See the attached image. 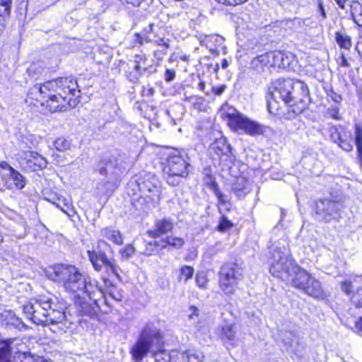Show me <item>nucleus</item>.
Masks as SVG:
<instances>
[{
    "instance_id": "nucleus-25",
    "label": "nucleus",
    "mask_w": 362,
    "mask_h": 362,
    "mask_svg": "<svg viewBox=\"0 0 362 362\" xmlns=\"http://www.w3.org/2000/svg\"><path fill=\"white\" fill-rule=\"evenodd\" d=\"M101 235L117 245H120L123 243L121 233L117 230L109 228H104L101 230Z\"/></svg>"
},
{
    "instance_id": "nucleus-57",
    "label": "nucleus",
    "mask_w": 362,
    "mask_h": 362,
    "mask_svg": "<svg viewBox=\"0 0 362 362\" xmlns=\"http://www.w3.org/2000/svg\"><path fill=\"white\" fill-rule=\"evenodd\" d=\"M318 11L323 20L327 18V15H326L325 8H324L322 3L321 1L318 2Z\"/></svg>"
},
{
    "instance_id": "nucleus-22",
    "label": "nucleus",
    "mask_w": 362,
    "mask_h": 362,
    "mask_svg": "<svg viewBox=\"0 0 362 362\" xmlns=\"http://www.w3.org/2000/svg\"><path fill=\"white\" fill-rule=\"evenodd\" d=\"M235 335L236 331L233 325L226 324L222 327L221 339L226 344L235 346Z\"/></svg>"
},
{
    "instance_id": "nucleus-5",
    "label": "nucleus",
    "mask_w": 362,
    "mask_h": 362,
    "mask_svg": "<svg viewBox=\"0 0 362 362\" xmlns=\"http://www.w3.org/2000/svg\"><path fill=\"white\" fill-rule=\"evenodd\" d=\"M47 277L60 284L66 291L76 293L84 287L85 275L74 265L57 264L47 271Z\"/></svg>"
},
{
    "instance_id": "nucleus-40",
    "label": "nucleus",
    "mask_w": 362,
    "mask_h": 362,
    "mask_svg": "<svg viewBox=\"0 0 362 362\" xmlns=\"http://www.w3.org/2000/svg\"><path fill=\"white\" fill-rule=\"evenodd\" d=\"M188 362H202L204 356L198 351H187Z\"/></svg>"
},
{
    "instance_id": "nucleus-36",
    "label": "nucleus",
    "mask_w": 362,
    "mask_h": 362,
    "mask_svg": "<svg viewBox=\"0 0 362 362\" xmlns=\"http://www.w3.org/2000/svg\"><path fill=\"white\" fill-rule=\"evenodd\" d=\"M354 141L356 148H361L362 145V125L356 124L354 128Z\"/></svg>"
},
{
    "instance_id": "nucleus-43",
    "label": "nucleus",
    "mask_w": 362,
    "mask_h": 362,
    "mask_svg": "<svg viewBox=\"0 0 362 362\" xmlns=\"http://www.w3.org/2000/svg\"><path fill=\"white\" fill-rule=\"evenodd\" d=\"M0 6L4 8V14L10 18L11 13L12 0H0Z\"/></svg>"
},
{
    "instance_id": "nucleus-11",
    "label": "nucleus",
    "mask_w": 362,
    "mask_h": 362,
    "mask_svg": "<svg viewBox=\"0 0 362 362\" xmlns=\"http://www.w3.org/2000/svg\"><path fill=\"white\" fill-rule=\"evenodd\" d=\"M341 204L329 199H320L315 204L316 219L329 222L339 216Z\"/></svg>"
},
{
    "instance_id": "nucleus-19",
    "label": "nucleus",
    "mask_w": 362,
    "mask_h": 362,
    "mask_svg": "<svg viewBox=\"0 0 362 362\" xmlns=\"http://www.w3.org/2000/svg\"><path fill=\"white\" fill-rule=\"evenodd\" d=\"M311 276H312L305 269L296 264L293 268V272L288 282H290L293 287L303 291Z\"/></svg>"
},
{
    "instance_id": "nucleus-9",
    "label": "nucleus",
    "mask_w": 362,
    "mask_h": 362,
    "mask_svg": "<svg viewBox=\"0 0 362 362\" xmlns=\"http://www.w3.org/2000/svg\"><path fill=\"white\" fill-rule=\"evenodd\" d=\"M129 186L133 191L136 188L141 194L152 197V200H160V182L151 173H146L137 180H132Z\"/></svg>"
},
{
    "instance_id": "nucleus-50",
    "label": "nucleus",
    "mask_w": 362,
    "mask_h": 362,
    "mask_svg": "<svg viewBox=\"0 0 362 362\" xmlns=\"http://www.w3.org/2000/svg\"><path fill=\"white\" fill-rule=\"evenodd\" d=\"M199 315V309L195 306H190L188 310V317L190 320H195Z\"/></svg>"
},
{
    "instance_id": "nucleus-53",
    "label": "nucleus",
    "mask_w": 362,
    "mask_h": 362,
    "mask_svg": "<svg viewBox=\"0 0 362 362\" xmlns=\"http://www.w3.org/2000/svg\"><path fill=\"white\" fill-rule=\"evenodd\" d=\"M337 63L341 66L344 67H349L350 64L348 62L344 54H341V56L337 59Z\"/></svg>"
},
{
    "instance_id": "nucleus-3",
    "label": "nucleus",
    "mask_w": 362,
    "mask_h": 362,
    "mask_svg": "<svg viewBox=\"0 0 362 362\" xmlns=\"http://www.w3.org/2000/svg\"><path fill=\"white\" fill-rule=\"evenodd\" d=\"M151 352L156 362H170V352L163 349V337L153 324H147L141 331L130 353L135 362H141Z\"/></svg>"
},
{
    "instance_id": "nucleus-8",
    "label": "nucleus",
    "mask_w": 362,
    "mask_h": 362,
    "mask_svg": "<svg viewBox=\"0 0 362 362\" xmlns=\"http://www.w3.org/2000/svg\"><path fill=\"white\" fill-rule=\"evenodd\" d=\"M296 265L295 261L291 257L280 250H276L274 254V262L271 264L269 272L272 275L283 281H289L293 268Z\"/></svg>"
},
{
    "instance_id": "nucleus-41",
    "label": "nucleus",
    "mask_w": 362,
    "mask_h": 362,
    "mask_svg": "<svg viewBox=\"0 0 362 362\" xmlns=\"http://www.w3.org/2000/svg\"><path fill=\"white\" fill-rule=\"evenodd\" d=\"M351 302L356 308H362V288L357 290L351 297Z\"/></svg>"
},
{
    "instance_id": "nucleus-13",
    "label": "nucleus",
    "mask_w": 362,
    "mask_h": 362,
    "mask_svg": "<svg viewBox=\"0 0 362 362\" xmlns=\"http://www.w3.org/2000/svg\"><path fill=\"white\" fill-rule=\"evenodd\" d=\"M21 167L27 172H35L46 168L47 160L35 151H22L18 155Z\"/></svg>"
},
{
    "instance_id": "nucleus-31",
    "label": "nucleus",
    "mask_w": 362,
    "mask_h": 362,
    "mask_svg": "<svg viewBox=\"0 0 362 362\" xmlns=\"http://www.w3.org/2000/svg\"><path fill=\"white\" fill-rule=\"evenodd\" d=\"M44 69L39 64H32L27 69V73L31 79L37 80L42 75Z\"/></svg>"
},
{
    "instance_id": "nucleus-59",
    "label": "nucleus",
    "mask_w": 362,
    "mask_h": 362,
    "mask_svg": "<svg viewBox=\"0 0 362 362\" xmlns=\"http://www.w3.org/2000/svg\"><path fill=\"white\" fill-rule=\"evenodd\" d=\"M113 162H114V165L113 166H106L107 167V173L109 171H111L112 170V173L117 175V172L116 171V168H117V160L116 159H114L113 160Z\"/></svg>"
},
{
    "instance_id": "nucleus-18",
    "label": "nucleus",
    "mask_w": 362,
    "mask_h": 362,
    "mask_svg": "<svg viewBox=\"0 0 362 362\" xmlns=\"http://www.w3.org/2000/svg\"><path fill=\"white\" fill-rule=\"evenodd\" d=\"M174 228V224L170 218L158 219L154 223V226L147 231L150 238H160L171 232Z\"/></svg>"
},
{
    "instance_id": "nucleus-60",
    "label": "nucleus",
    "mask_w": 362,
    "mask_h": 362,
    "mask_svg": "<svg viewBox=\"0 0 362 362\" xmlns=\"http://www.w3.org/2000/svg\"><path fill=\"white\" fill-rule=\"evenodd\" d=\"M267 108L271 114H278L276 112L274 111V107H272V102L269 98L267 99Z\"/></svg>"
},
{
    "instance_id": "nucleus-6",
    "label": "nucleus",
    "mask_w": 362,
    "mask_h": 362,
    "mask_svg": "<svg viewBox=\"0 0 362 362\" xmlns=\"http://www.w3.org/2000/svg\"><path fill=\"white\" fill-rule=\"evenodd\" d=\"M243 276V269L237 264L226 263L219 272V286L226 294L233 293Z\"/></svg>"
},
{
    "instance_id": "nucleus-12",
    "label": "nucleus",
    "mask_w": 362,
    "mask_h": 362,
    "mask_svg": "<svg viewBox=\"0 0 362 362\" xmlns=\"http://www.w3.org/2000/svg\"><path fill=\"white\" fill-rule=\"evenodd\" d=\"M209 152L213 160H218L224 165L232 163L233 155L230 145L227 144L225 137L216 139L209 146Z\"/></svg>"
},
{
    "instance_id": "nucleus-14",
    "label": "nucleus",
    "mask_w": 362,
    "mask_h": 362,
    "mask_svg": "<svg viewBox=\"0 0 362 362\" xmlns=\"http://www.w3.org/2000/svg\"><path fill=\"white\" fill-rule=\"evenodd\" d=\"M88 255L91 262L95 270L100 272L103 267H105L107 271H110L115 276L121 279L118 274V266L115 264L113 259H107L106 255L101 251H88Z\"/></svg>"
},
{
    "instance_id": "nucleus-15",
    "label": "nucleus",
    "mask_w": 362,
    "mask_h": 362,
    "mask_svg": "<svg viewBox=\"0 0 362 362\" xmlns=\"http://www.w3.org/2000/svg\"><path fill=\"white\" fill-rule=\"evenodd\" d=\"M147 57L144 54H135L133 60V66L131 70L126 72L128 80L136 83L139 81L142 74L147 70Z\"/></svg>"
},
{
    "instance_id": "nucleus-49",
    "label": "nucleus",
    "mask_w": 362,
    "mask_h": 362,
    "mask_svg": "<svg viewBox=\"0 0 362 362\" xmlns=\"http://www.w3.org/2000/svg\"><path fill=\"white\" fill-rule=\"evenodd\" d=\"M246 182H247L246 180H245V179L243 177L238 178L237 180V183H236L235 186L234 187V190H235V191L243 190V191H245V193H247V190L245 187V185H244V184H246Z\"/></svg>"
},
{
    "instance_id": "nucleus-16",
    "label": "nucleus",
    "mask_w": 362,
    "mask_h": 362,
    "mask_svg": "<svg viewBox=\"0 0 362 362\" xmlns=\"http://www.w3.org/2000/svg\"><path fill=\"white\" fill-rule=\"evenodd\" d=\"M1 180L9 189L13 188L21 189L25 185L24 177L11 166H8L6 172L4 173L1 175Z\"/></svg>"
},
{
    "instance_id": "nucleus-21",
    "label": "nucleus",
    "mask_w": 362,
    "mask_h": 362,
    "mask_svg": "<svg viewBox=\"0 0 362 362\" xmlns=\"http://www.w3.org/2000/svg\"><path fill=\"white\" fill-rule=\"evenodd\" d=\"M303 291L315 298H322L324 297V291L321 283L313 276H311Z\"/></svg>"
},
{
    "instance_id": "nucleus-24",
    "label": "nucleus",
    "mask_w": 362,
    "mask_h": 362,
    "mask_svg": "<svg viewBox=\"0 0 362 362\" xmlns=\"http://www.w3.org/2000/svg\"><path fill=\"white\" fill-rule=\"evenodd\" d=\"M105 288L103 293L107 295L117 302H120L124 298L123 291L115 285L112 284L110 281H105Z\"/></svg>"
},
{
    "instance_id": "nucleus-1",
    "label": "nucleus",
    "mask_w": 362,
    "mask_h": 362,
    "mask_svg": "<svg viewBox=\"0 0 362 362\" xmlns=\"http://www.w3.org/2000/svg\"><path fill=\"white\" fill-rule=\"evenodd\" d=\"M77 81L72 78H59L43 84L31 87L27 95L26 102L34 105L40 104L50 112H63L66 105L75 107L81 97Z\"/></svg>"
},
{
    "instance_id": "nucleus-62",
    "label": "nucleus",
    "mask_w": 362,
    "mask_h": 362,
    "mask_svg": "<svg viewBox=\"0 0 362 362\" xmlns=\"http://www.w3.org/2000/svg\"><path fill=\"white\" fill-rule=\"evenodd\" d=\"M336 1V3L337 4V5L344 8V4L348 1V0H334Z\"/></svg>"
},
{
    "instance_id": "nucleus-45",
    "label": "nucleus",
    "mask_w": 362,
    "mask_h": 362,
    "mask_svg": "<svg viewBox=\"0 0 362 362\" xmlns=\"http://www.w3.org/2000/svg\"><path fill=\"white\" fill-rule=\"evenodd\" d=\"M197 285L202 288H204L207 284V279L204 273H198L195 278Z\"/></svg>"
},
{
    "instance_id": "nucleus-20",
    "label": "nucleus",
    "mask_w": 362,
    "mask_h": 362,
    "mask_svg": "<svg viewBox=\"0 0 362 362\" xmlns=\"http://www.w3.org/2000/svg\"><path fill=\"white\" fill-rule=\"evenodd\" d=\"M134 197L132 199V205L135 210L141 212H146L153 208L159 203L160 200H152V197L149 196H145L144 194L136 195L134 193Z\"/></svg>"
},
{
    "instance_id": "nucleus-61",
    "label": "nucleus",
    "mask_w": 362,
    "mask_h": 362,
    "mask_svg": "<svg viewBox=\"0 0 362 362\" xmlns=\"http://www.w3.org/2000/svg\"><path fill=\"white\" fill-rule=\"evenodd\" d=\"M168 247L166 238L160 240V250H164Z\"/></svg>"
},
{
    "instance_id": "nucleus-32",
    "label": "nucleus",
    "mask_w": 362,
    "mask_h": 362,
    "mask_svg": "<svg viewBox=\"0 0 362 362\" xmlns=\"http://www.w3.org/2000/svg\"><path fill=\"white\" fill-rule=\"evenodd\" d=\"M166 240L168 247L174 250L181 249L185 243V241L182 238L173 235L167 236Z\"/></svg>"
},
{
    "instance_id": "nucleus-23",
    "label": "nucleus",
    "mask_w": 362,
    "mask_h": 362,
    "mask_svg": "<svg viewBox=\"0 0 362 362\" xmlns=\"http://www.w3.org/2000/svg\"><path fill=\"white\" fill-rule=\"evenodd\" d=\"M78 292H82L86 294L89 298H94L95 293H103V291L98 286L95 281H91L90 277L85 275V285L84 287L80 288Z\"/></svg>"
},
{
    "instance_id": "nucleus-26",
    "label": "nucleus",
    "mask_w": 362,
    "mask_h": 362,
    "mask_svg": "<svg viewBox=\"0 0 362 362\" xmlns=\"http://www.w3.org/2000/svg\"><path fill=\"white\" fill-rule=\"evenodd\" d=\"M309 21V19H301L296 18L293 20H289L287 22V25L289 28L292 29L293 31L297 33H306L308 24L306 22Z\"/></svg>"
},
{
    "instance_id": "nucleus-2",
    "label": "nucleus",
    "mask_w": 362,
    "mask_h": 362,
    "mask_svg": "<svg viewBox=\"0 0 362 362\" xmlns=\"http://www.w3.org/2000/svg\"><path fill=\"white\" fill-rule=\"evenodd\" d=\"M274 103L281 100L288 105L287 119L300 114L310 103V97L307 85L293 78H279L274 81L269 88L268 97Z\"/></svg>"
},
{
    "instance_id": "nucleus-28",
    "label": "nucleus",
    "mask_w": 362,
    "mask_h": 362,
    "mask_svg": "<svg viewBox=\"0 0 362 362\" xmlns=\"http://www.w3.org/2000/svg\"><path fill=\"white\" fill-rule=\"evenodd\" d=\"M351 16L354 21L359 27H362V4L359 2H354L351 5Z\"/></svg>"
},
{
    "instance_id": "nucleus-58",
    "label": "nucleus",
    "mask_w": 362,
    "mask_h": 362,
    "mask_svg": "<svg viewBox=\"0 0 362 362\" xmlns=\"http://www.w3.org/2000/svg\"><path fill=\"white\" fill-rule=\"evenodd\" d=\"M214 37L216 38V40H217L218 36H217V35H200L198 37V39L200 40L201 42H203L205 40H206L208 38H214Z\"/></svg>"
},
{
    "instance_id": "nucleus-38",
    "label": "nucleus",
    "mask_w": 362,
    "mask_h": 362,
    "mask_svg": "<svg viewBox=\"0 0 362 362\" xmlns=\"http://www.w3.org/2000/svg\"><path fill=\"white\" fill-rule=\"evenodd\" d=\"M233 226V223L230 221H229L226 217L223 216L219 221V224L217 226V228L218 231L226 232L230 229Z\"/></svg>"
},
{
    "instance_id": "nucleus-35",
    "label": "nucleus",
    "mask_w": 362,
    "mask_h": 362,
    "mask_svg": "<svg viewBox=\"0 0 362 362\" xmlns=\"http://www.w3.org/2000/svg\"><path fill=\"white\" fill-rule=\"evenodd\" d=\"M54 148L61 152H65L70 148V142L64 138H58L54 142Z\"/></svg>"
},
{
    "instance_id": "nucleus-33",
    "label": "nucleus",
    "mask_w": 362,
    "mask_h": 362,
    "mask_svg": "<svg viewBox=\"0 0 362 362\" xmlns=\"http://www.w3.org/2000/svg\"><path fill=\"white\" fill-rule=\"evenodd\" d=\"M194 268L190 266L184 265L180 268V274L178 277V281L187 282L189 279H191L194 274Z\"/></svg>"
},
{
    "instance_id": "nucleus-29",
    "label": "nucleus",
    "mask_w": 362,
    "mask_h": 362,
    "mask_svg": "<svg viewBox=\"0 0 362 362\" xmlns=\"http://www.w3.org/2000/svg\"><path fill=\"white\" fill-rule=\"evenodd\" d=\"M351 132L344 128L333 127L330 129V139L338 145L341 136H350Z\"/></svg>"
},
{
    "instance_id": "nucleus-55",
    "label": "nucleus",
    "mask_w": 362,
    "mask_h": 362,
    "mask_svg": "<svg viewBox=\"0 0 362 362\" xmlns=\"http://www.w3.org/2000/svg\"><path fill=\"white\" fill-rule=\"evenodd\" d=\"M135 41L138 43H139L140 45H143L144 43L145 42H148V37L146 36H142L139 34H136V40Z\"/></svg>"
},
{
    "instance_id": "nucleus-34",
    "label": "nucleus",
    "mask_w": 362,
    "mask_h": 362,
    "mask_svg": "<svg viewBox=\"0 0 362 362\" xmlns=\"http://www.w3.org/2000/svg\"><path fill=\"white\" fill-rule=\"evenodd\" d=\"M170 362H188L187 351L173 350L170 352Z\"/></svg>"
},
{
    "instance_id": "nucleus-48",
    "label": "nucleus",
    "mask_w": 362,
    "mask_h": 362,
    "mask_svg": "<svg viewBox=\"0 0 362 362\" xmlns=\"http://www.w3.org/2000/svg\"><path fill=\"white\" fill-rule=\"evenodd\" d=\"M180 178H182V177H178L175 175L168 174V176L166 177L167 182L172 185V186H177L179 185Z\"/></svg>"
},
{
    "instance_id": "nucleus-17",
    "label": "nucleus",
    "mask_w": 362,
    "mask_h": 362,
    "mask_svg": "<svg viewBox=\"0 0 362 362\" xmlns=\"http://www.w3.org/2000/svg\"><path fill=\"white\" fill-rule=\"evenodd\" d=\"M283 59V54L281 52H270L257 56L255 58L252 64L257 68L263 69L264 66H280L279 62Z\"/></svg>"
},
{
    "instance_id": "nucleus-51",
    "label": "nucleus",
    "mask_w": 362,
    "mask_h": 362,
    "mask_svg": "<svg viewBox=\"0 0 362 362\" xmlns=\"http://www.w3.org/2000/svg\"><path fill=\"white\" fill-rule=\"evenodd\" d=\"M165 80L167 82H170L174 80L175 77V71L172 69H166L164 74Z\"/></svg>"
},
{
    "instance_id": "nucleus-7",
    "label": "nucleus",
    "mask_w": 362,
    "mask_h": 362,
    "mask_svg": "<svg viewBox=\"0 0 362 362\" xmlns=\"http://www.w3.org/2000/svg\"><path fill=\"white\" fill-rule=\"evenodd\" d=\"M225 118L228 126L235 131H243L250 135H256L262 133L261 127L257 122L250 120L233 107L228 108L225 112Z\"/></svg>"
},
{
    "instance_id": "nucleus-27",
    "label": "nucleus",
    "mask_w": 362,
    "mask_h": 362,
    "mask_svg": "<svg viewBox=\"0 0 362 362\" xmlns=\"http://www.w3.org/2000/svg\"><path fill=\"white\" fill-rule=\"evenodd\" d=\"M336 42L343 49H350L352 46L351 37L345 33L339 31L335 33Z\"/></svg>"
},
{
    "instance_id": "nucleus-30",
    "label": "nucleus",
    "mask_w": 362,
    "mask_h": 362,
    "mask_svg": "<svg viewBox=\"0 0 362 362\" xmlns=\"http://www.w3.org/2000/svg\"><path fill=\"white\" fill-rule=\"evenodd\" d=\"M113 159L109 157L102 158L96 165L95 170L102 175H107V170L106 166H113Z\"/></svg>"
},
{
    "instance_id": "nucleus-52",
    "label": "nucleus",
    "mask_w": 362,
    "mask_h": 362,
    "mask_svg": "<svg viewBox=\"0 0 362 362\" xmlns=\"http://www.w3.org/2000/svg\"><path fill=\"white\" fill-rule=\"evenodd\" d=\"M8 19L7 16H2V12L0 11V34L6 29Z\"/></svg>"
},
{
    "instance_id": "nucleus-63",
    "label": "nucleus",
    "mask_w": 362,
    "mask_h": 362,
    "mask_svg": "<svg viewBox=\"0 0 362 362\" xmlns=\"http://www.w3.org/2000/svg\"><path fill=\"white\" fill-rule=\"evenodd\" d=\"M205 82L204 81H200L199 83H198V88L204 92V89H205Z\"/></svg>"
},
{
    "instance_id": "nucleus-37",
    "label": "nucleus",
    "mask_w": 362,
    "mask_h": 362,
    "mask_svg": "<svg viewBox=\"0 0 362 362\" xmlns=\"http://www.w3.org/2000/svg\"><path fill=\"white\" fill-rule=\"evenodd\" d=\"M351 141V135L350 136H341L338 146L346 151H351L353 149Z\"/></svg>"
},
{
    "instance_id": "nucleus-4",
    "label": "nucleus",
    "mask_w": 362,
    "mask_h": 362,
    "mask_svg": "<svg viewBox=\"0 0 362 362\" xmlns=\"http://www.w3.org/2000/svg\"><path fill=\"white\" fill-rule=\"evenodd\" d=\"M52 298L41 296L37 298L30 300L23 305V312L27 317L37 325L47 326L62 323L66 320V315L62 308H57Z\"/></svg>"
},
{
    "instance_id": "nucleus-46",
    "label": "nucleus",
    "mask_w": 362,
    "mask_h": 362,
    "mask_svg": "<svg viewBox=\"0 0 362 362\" xmlns=\"http://www.w3.org/2000/svg\"><path fill=\"white\" fill-rule=\"evenodd\" d=\"M327 115L329 117L335 119H340L339 108L337 106H332L327 110Z\"/></svg>"
},
{
    "instance_id": "nucleus-64",
    "label": "nucleus",
    "mask_w": 362,
    "mask_h": 362,
    "mask_svg": "<svg viewBox=\"0 0 362 362\" xmlns=\"http://www.w3.org/2000/svg\"><path fill=\"white\" fill-rule=\"evenodd\" d=\"M357 149V152H358V157L359 158L360 160L362 162V144H361V148L359 149V148H356Z\"/></svg>"
},
{
    "instance_id": "nucleus-47",
    "label": "nucleus",
    "mask_w": 362,
    "mask_h": 362,
    "mask_svg": "<svg viewBox=\"0 0 362 362\" xmlns=\"http://www.w3.org/2000/svg\"><path fill=\"white\" fill-rule=\"evenodd\" d=\"M145 248L142 252V254L146 256H151L156 253L154 246L153 245L151 242L145 243Z\"/></svg>"
},
{
    "instance_id": "nucleus-42",
    "label": "nucleus",
    "mask_w": 362,
    "mask_h": 362,
    "mask_svg": "<svg viewBox=\"0 0 362 362\" xmlns=\"http://www.w3.org/2000/svg\"><path fill=\"white\" fill-rule=\"evenodd\" d=\"M341 290L349 296L353 293V284L351 281L345 280L340 284Z\"/></svg>"
},
{
    "instance_id": "nucleus-10",
    "label": "nucleus",
    "mask_w": 362,
    "mask_h": 362,
    "mask_svg": "<svg viewBox=\"0 0 362 362\" xmlns=\"http://www.w3.org/2000/svg\"><path fill=\"white\" fill-rule=\"evenodd\" d=\"M187 158V157L180 151L173 152L167 158L165 172L167 174L175 175L178 177H187L189 175L188 168L190 165Z\"/></svg>"
},
{
    "instance_id": "nucleus-39",
    "label": "nucleus",
    "mask_w": 362,
    "mask_h": 362,
    "mask_svg": "<svg viewBox=\"0 0 362 362\" xmlns=\"http://www.w3.org/2000/svg\"><path fill=\"white\" fill-rule=\"evenodd\" d=\"M214 193L216 195V197L218 198V204L224 205L227 203H228V197L223 194L218 189V185L215 184L213 187Z\"/></svg>"
},
{
    "instance_id": "nucleus-54",
    "label": "nucleus",
    "mask_w": 362,
    "mask_h": 362,
    "mask_svg": "<svg viewBox=\"0 0 362 362\" xmlns=\"http://www.w3.org/2000/svg\"><path fill=\"white\" fill-rule=\"evenodd\" d=\"M225 89H226L225 86H221L218 87H213L212 91L215 95H221L225 91Z\"/></svg>"
},
{
    "instance_id": "nucleus-56",
    "label": "nucleus",
    "mask_w": 362,
    "mask_h": 362,
    "mask_svg": "<svg viewBox=\"0 0 362 362\" xmlns=\"http://www.w3.org/2000/svg\"><path fill=\"white\" fill-rule=\"evenodd\" d=\"M156 42L158 45L164 47L165 50L169 48V40L159 39Z\"/></svg>"
},
{
    "instance_id": "nucleus-44",
    "label": "nucleus",
    "mask_w": 362,
    "mask_h": 362,
    "mask_svg": "<svg viewBox=\"0 0 362 362\" xmlns=\"http://www.w3.org/2000/svg\"><path fill=\"white\" fill-rule=\"evenodd\" d=\"M134 247L132 245H126L123 249L120 250V253L124 258H129L132 257L134 253Z\"/></svg>"
}]
</instances>
